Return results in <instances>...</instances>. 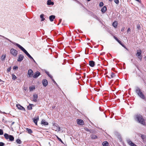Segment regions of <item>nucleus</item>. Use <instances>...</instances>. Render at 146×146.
<instances>
[{
    "mask_svg": "<svg viewBox=\"0 0 146 146\" xmlns=\"http://www.w3.org/2000/svg\"><path fill=\"white\" fill-rule=\"evenodd\" d=\"M0 36H1V37H3V38H5L6 39H7V40H9V41H10V42H11V40H9V39H8V38H6V37H4V36H2V35H0Z\"/></svg>",
    "mask_w": 146,
    "mask_h": 146,
    "instance_id": "nucleus-41",
    "label": "nucleus"
},
{
    "mask_svg": "<svg viewBox=\"0 0 146 146\" xmlns=\"http://www.w3.org/2000/svg\"><path fill=\"white\" fill-rule=\"evenodd\" d=\"M130 32H131L130 29L129 28H128L127 29V33H130Z\"/></svg>",
    "mask_w": 146,
    "mask_h": 146,
    "instance_id": "nucleus-36",
    "label": "nucleus"
},
{
    "mask_svg": "<svg viewBox=\"0 0 146 146\" xmlns=\"http://www.w3.org/2000/svg\"><path fill=\"white\" fill-rule=\"evenodd\" d=\"M107 10L106 7L105 6H104L101 9L102 12L104 13Z\"/></svg>",
    "mask_w": 146,
    "mask_h": 146,
    "instance_id": "nucleus-23",
    "label": "nucleus"
},
{
    "mask_svg": "<svg viewBox=\"0 0 146 146\" xmlns=\"http://www.w3.org/2000/svg\"><path fill=\"white\" fill-rule=\"evenodd\" d=\"M124 28H125L124 27H123L121 30V31H123L124 30Z\"/></svg>",
    "mask_w": 146,
    "mask_h": 146,
    "instance_id": "nucleus-48",
    "label": "nucleus"
},
{
    "mask_svg": "<svg viewBox=\"0 0 146 146\" xmlns=\"http://www.w3.org/2000/svg\"><path fill=\"white\" fill-rule=\"evenodd\" d=\"M4 136L6 139H9L10 141H13L14 140V137L12 135H9L7 133H5Z\"/></svg>",
    "mask_w": 146,
    "mask_h": 146,
    "instance_id": "nucleus-4",
    "label": "nucleus"
},
{
    "mask_svg": "<svg viewBox=\"0 0 146 146\" xmlns=\"http://www.w3.org/2000/svg\"><path fill=\"white\" fill-rule=\"evenodd\" d=\"M17 68H18V67L17 66H14L13 67V69H17Z\"/></svg>",
    "mask_w": 146,
    "mask_h": 146,
    "instance_id": "nucleus-45",
    "label": "nucleus"
},
{
    "mask_svg": "<svg viewBox=\"0 0 146 146\" xmlns=\"http://www.w3.org/2000/svg\"><path fill=\"white\" fill-rule=\"evenodd\" d=\"M89 64L91 67H93L95 65V62L93 61H90Z\"/></svg>",
    "mask_w": 146,
    "mask_h": 146,
    "instance_id": "nucleus-18",
    "label": "nucleus"
},
{
    "mask_svg": "<svg viewBox=\"0 0 146 146\" xmlns=\"http://www.w3.org/2000/svg\"><path fill=\"white\" fill-rule=\"evenodd\" d=\"M38 98V96L36 94H34L33 95V100L34 102H36Z\"/></svg>",
    "mask_w": 146,
    "mask_h": 146,
    "instance_id": "nucleus-15",
    "label": "nucleus"
},
{
    "mask_svg": "<svg viewBox=\"0 0 146 146\" xmlns=\"http://www.w3.org/2000/svg\"><path fill=\"white\" fill-rule=\"evenodd\" d=\"M14 44L15 45L17 46L20 49H21L23 52H24L25 50V49L24 48H23L22 46L21 45L18 43H14Z\"/></svg>",
    "mask_w": 146,
    "mask_h": 146,
    "instance_id": "nucleus-8",
    "label": "nucleus"
},
{
    "mask_svg": "<svg viewBox=\"0 0 146 146\" xmlns=\"http://www.w3.org/2000/svg\"><path fill=\"white\" fill-rule=\"evenodd\" d=\"M111 77H108V78H114L115 79H117L118 78V76L117 75H115L113 73H111L110 74Z\"/></svg>",
    "mask_w": 146,
    "mask_h": 146,
    "instance_id": "nucleus-10",
    "label": "nucleus"
},
{
    "mask_svg": "<svg viewBox=\"0 0 146 146\" xmlns=\"http://www.w3.org/2000/svg\"><path fill=\"white\" fill-rule=\"evenodd\" d=\"M29 89L30 91H32L35 89V87L33 86H31L29 87Z\"/></svg>",
    "mask_w": 146,
    "mask_h": 146,
    "instance_id": "nucleus-30",
    "label": "nucleus"
},
{
    "mask_svg": "<svg viewBox=\"0 0 146 146\" xmlns=\"http://www.w3.org/2000/svg\"><path fill=\"white\" fill-rule=\"evenodd\" d=\"M52 129L57 132L61 130L60 127L58 126L57 124L54 123L53 124Z\"/></svg>",
    "mask_w": 146,
    "mask_h": 146,
    "instance_id": "nucleus-2",
    "label": "nucleus"
},
{
    "mask_svg": "<svg viewBox=\"0 0 146 146\" xmlns=\"http://www.w3.org/2000/svg\"><path fill=\"white\" fill-rule=\"evenodd\" d=\"M41 124L44 125H47L48 124V123L46 122L44 120H42Z\"/></svg>",
    "mask_w": 146,
    "mask_h": 146,
    "instance_id": "nucleus-22",
    "label": "nucleus"
},
{
    "mask_svg": "<svg viewBox=\"0 0 146 146\" xmlns=\"http://www.w3.org/2000/svg\"><path fill=\"white\" fill-rule=\"evenodd\" d=\"M14 122H13V123H12V125L13 124H14Z\"/></svg>",
    "mask_w": 146,
    "mask_h": 146,
    "instance_id": "nucleus-52",
    "label": "nucleus"
},
{
    "mask_svg": "<svg viewBox=\"0 0 146 146\" xmlns=\"http://www.w3.org/2000/svg\"><path fill=\"white\" fill-rule=\"evenodd\" d=\"M91 138L92 139H96L97 138V137L95 135H92L91 136Z\"/></svg>",
    "mask_w": 146,
    "mask_h": 146,
    "instance_id": "nucleus-34",
    "label": "nucleus"
},
{
    "mask_svg": "<svg viewBox=\"0 0 146 146\" xmlns=\"http://www.w3.org/2000/svg\"><path fill=\"white\" fill-rule=\"evenodd\" d=\"M136 92L141 98L142 99H144L145 98L144 95L141 91L139 89H137L136 90Z\"/></svg>",
    "mask_w": 146,
    "mask_h": 146,
    "instance_id": "nucleus-3",
    "label": "nucleus"
},
{
    "mask_svg": "<svg viewBox=\"0 0 146 146\" xmlns=\"http://www.w3.org/2000/svg\"><path fill=\"white\" fill-rule=\"evenodd\" d=\"M40 74V73L38 71H37L33 75V77L34 78H37Z\"/></svg>",
    "mask_w": 146,
    "mask_h": 146,
    "instance_id": "nucleus-12",
    "label": "nucleus"
},
{
    "mask_svg": "<svg viewBox=\"0 0 146 146\" xmlns=\"http://www.w3.org/2000/svg\"><path fill=\"white\" fill-rule=\"evenodd\" d=\"M118 25L117 22L115 21L112 24L113 26L115 28H116L117 27V26Z\"/></svg>",
    "mask_w": 146,
    "mask_h": 146,
    "instance_id": "nucleus-21",
    "label": "nucleus"
},
{
    "mask_svg": "<svg viewBox=\"0 0 146 146\" xmlns=\"http://www.w3.org/2000/svg\"><path fill=\"white\" fill-rule=\"evenodd\" d=\"M44 15L43 14H42L40 15V17L41 19V21H44L45 20V18H44Z\"/></svg>",
    "mask_w": 146,
    "mask_h": 146,
    "instance_id": "nucleus-28",
    "label": "nucleus"
},
{
    "mask_svg": "<svg viewBox=\"0 0 146 146\" xmlns=\"http://www.w3.org/2000/svg\"><path fill=\"white\" fill-rule=\"evenodd\" d=\"M4 144H5L2 142H0V146H3L4 145Z\"/></svg>",
    "mask_w": 146,
    "mask_h": 146,
    "instance_id": "nucleus-40",
    "label": "nucleus"
},
{
    "mask_svg": "<svg viewBox=\"0 0 146 146\" xmlns=\"http://www.w3.org/2000/svg\"><path fill=\"white\" fill-rule=\"evenodd\" d=\"M16 106L18 109L23 110H25V108L23 106H21L20 104L17 105Z\"/></svg>",
    "mask_w": 146,
    "mask_h": 146,
    "instance_id": "nucleus-17",
    "label": "nucleus"
},
{
    "mask_svg": "<svg viewBox=\"0 0 146 146\" xmlns=\"http://www.w3.org/2000/svg\"><path fill=\"white\" fill-rule=\"evenodd\" d=\"M123 47H124L125 48V46H124L121 43V42L119 40V42H118Z\"/></svg>",
    "mask_w": 146,
    "mask_h": 146,
    "instance_id": "nucleus-43",
    "label": "nucleus"
},
{
    "mask_svg": "<svg viewBox=\"0 0 146 146\" xmlns=\"http://www.w3.org/2000/svg\"><path fill=\"white\" fill-rule=\"evenodd\" d=\"M55 18V16L54 15H52L50 16L49 19L51 21H52Z\"/></svg>",
    "mask_w": 146,
    "mask_h": 146,
    "instance_id": "nucleus-19",
    "label": "nucleus"
},
{
    "mask_svg": "<svg viewBox=\"0 0 146 146\" xmlns=\"http://www.w3.org/2000/svg\"><path fill=\"white\" fill-rule=\"evenodd\" d=\"M104 5V3L102 2H101L100 3L99 5L100 7H102Z\"/></svg>",
    "mask_w": 146,
    "mask_h": 146,
    "instance_id": "nucleus-37",
    "label": "nucleus"
},
{
    "mask_svg": "<svg viewBox=\"0 0 146 146\" xmlns=\"http://www.w3.org/2000/svg\"><path fill=\"white\" fill-rule=\"evenodd\" d=\"M10 53L12 54L14 56H16L17 54L18 51L14 48H12L10 51Z\"/></svg>",
    "mask_w": 146,
    "mask_h": 146,
    "instance_id": "nucleus-5",
    "label": "nucleus"
},
{
    "mask_svg": "<svg viewBox=\"0 0 146 146\" xmlns=\"http://www.w3.org/2000/svg\"><path fill=\"white\" fill-rule=\"evenodd\" d=\"M77 123L78 124L80 125H84V121L81 119H78L77 120Z\"/></svg>",
    "mask_w": 146,
    "mask_h": 146,
    "instance_id": "nucleus-11",
    "label": "nucleus"
},
{
    "mask_svg": "<svg viewBox=\"0 0 146 146\" xmlns=\"http://www.w3.org/2000/svg\"><path fill=\"white\" fill-rule=\"evenodd\" d=\"M6 55L5 54L3 55L1 58V60L2 61L4 60L6 58Z\"/></svg>",
    "mask_w": 146,
    "mask_h": 146,
    "instance_id": "nucleus-25",
    "label": "nucleus"
},
{
    "mask_svg": "<svg viewBox=\"0 0 146 146\" xmlns=\"http://www.w3.org/2000/svg\"><path fill=\"white\" fill-rule=\"evenodd\" d=\"M42 84L44 87L46 86L48 84V82L46 79L43 80L42 81Z\"/></svg>",
    "mask_w": 146,
    "mask_h": 146,
    "instance_id": "nucleus-13",
    "label": "nucleus"
},
{
    "mask_svg": "<svg viewBox=\"0 0 146 146\" xmlns=\"http://www.w3.org/2000/svg\"><path fill=\"white\" fill-rule=\"evenodd\" d=\"M12 79L13 80H15L17 78V77L14 74L12 75Z\"/></svg>",
    "mask_w": 146,
    "mask_h": 146,
    "instance_id": "nucleus-33",
    "label": "nucleus"
},
{
    "mask_svg": "<svg viewBox=\"0 0 146 146\" xmlns=\"http://www.w3.org/2000/svg\"><path fill=\"white\" fill-rule=\"evenodd\" d=\"M33 71L31 69H29L28 72V73L27 75V77L29 78H30L33 77Z\"/></svg>",
    "mask_w": 146,
    "mask_h": 146,
    "instance_id": "nucleus-6",
    "label": "nucleus"
},
{
    "mask_svg": "<svg viewBox=\"0 0 146 146\" xmlns=\"http://www.w3.org/2000/svg\"><path fill=\"white\" fill-rule=\"evenodd\" d=\"M140 28V27L139 25H137V28L138 29H139Z\"/></svg>",
    "mask_w": 146,
    "mask_h": 146,
    "instance_id": "nucleus-44",
    "label": "nucleus"
},
{
    "mask_svg": "<svg viewBox=\"0 0 146 146\" xmlns=\"http://www.w3.org/2000/svg\"><path fill=\"white\" fill-rule=\"evenodd\" d=\"M84 129L86 131H89V129H87V128H85Z\"/></svg>",
    "mask_w": 146,
    "mask_h": 146,
    "instance_id": "nucleus-46",
    "label": "nucleus"
},
{
    "mask_svg": "<svg viewBox=\"0 0 146 146\" xmlns=\"http://www.w3.org/2000/svg\"><path fill=\"white\" fill-rule=\"evenodd\" d=\"M54 3L53 2H52L51 0H48L47 1V4L48 5H54Z\"/></svg>",
    "mask_w": 146,
    "mask_h": 146,
    "instance_id": "nucleus-20",
    "label": "nucleus"
},
{
    "mask_svg": "<svg viewBox=\"0 0 146 146\" xmlns=\"http://www.w3.org/2000/svg\"><path fill=\"white\" fill-rule=\"evenodd\" d=\"M141 54V51L140 50H138L137 51L136 55L137 56H140Z\"/></svg>",
    "mask_w": 146,
    "mask_h": 146,
    "instance_id": "nucleus-24",
    "label": "nucleus"
},
{
    "mask_svg": "<svg viewBox=\"0 0 146 146\" xmlns=\"http://www.w3.org/2000/svg\"><path fill=\"white\" fill-rule=\"evenodd\" d=\"M135 0L138 2H139V0Z\"/></svg>",
    "mask_w": 146,
    "mask_h": 146,
    "instance_id": "nucleus-49",
    "label": "nucleus"
},
{
    "mask_svg": "<svg viewBox=\"0 0 146 146\" xmlns=\"http://www.w3.org/2000/svg\"><path fill=\"white\" fill-rule=\"evenodd\" d=\"M16 142L18 144H20L21 143V141L19 139H17L16 141Z\"/></svg>",
    "mask_w": 146,
    "mask_h": 146,
    "instance_id": "nucleus-32",
    "label": "nucleus"
},
{
    "mask_svg": "<svg viewBox=\"0 0 146 146\" xmlns=\"http://www.w3.org/2000/svg\"><path fill=\"white\" fill-rule=\"evenodd\" d=\"M139 58H140V59L141 58H141H140V57H139Z\"/></svg>",
    "mask_w": 146,
    "mask_h": 146,
    "instance_id": "nucleus-53",
    "label": "nucleus"
},
{
    "mask_svg": "<svg viewBox=\"0 0 146 146\" xmlns=\"http://www.w3.org/2000/svg\"><path fill=\"white\" fill-rule=\"evenodd\" d=\"M39 120V117L38 116L35 117L33 119V121L34 123L36 125H37V121Z\"/></svg>",
    "mask_w": 146,
    "mask_h": 146,
    "instance_id": "nucleus-16",
    "label": "nucleus"
},
{
    "mask_svg": "<svg viewBox=\"0 0 146 146\" xmlns=\"http://www.w3.org/2000/svg\"><path fill=\"white\" fill-rule=\"evenodd\" d=\"M114 38L118 42H119V40L117 39V38L115 36H113Z\"/></svg>",
    "mask_w": 146,
    "mask_h": 146,
    "instance_id": "nucleus-42",
    "label": "nucleus"
},
{
    "mask_svg": "<svg viewBox=\"0 0 146 146\" xmlns=\"http://www.w3.org/2000/svg\"><path fill=\"white\" fill-rule=\"evenodd\" d=\"M90 0H87V1H90Z\"/></svg>",
    "mask_w": 146,
    "mask_h": 146,
    "instance_id": "nucleus-50",
    "label": "nucleus"
},
{
    "mask_svg": "<svg viewBox=\"0 0 146 146\" xmlns=\"http://www.w3.org/2000/svg\"><path fill=\"white\" fill-rule=\"evenodd\" d=\"M103 146H108V143L106 141H104L102 143Z\"/></svg>",
    "mask_w": 146,
    "mask_h": 146,
    "instance_id": "nucleus-26",
    "label": "nucleus"
},
{
    "mask_svg": "<svg viewBox=\"0 0 146 146\" xmlns=\"http://www.w3.org/2000/svg\"><path fill=\"white\" fill-rule=\"evenodd\" d=\"M24 52L26 54V55L30 58L33 59L34 61L35 62V60H34L33 57L29 54L28 52L26 50H25Z\"/></svg>",
    "mask_w": 146,
    "mask_h": 146,
    "instance_id": "nucleus-14",
    "label": "nucleus"
},
{
    "mask_svg": "<svg viewBox=\"0 0 146 146\" xmlns=\"http://www.w3.org/2000/svg\"><path fill=\"white\" fill-rule=\"evenodd\" d=\"M3 134V130L1 129H0V135H2Z\"/></svg>",
    "mask_w": 146,
    "mask_h": 146,
    "instance_id": "nucleus-38",
    "label": "nucleus"
},
{
    "mask_svg": "<svg viewBox=\"0 0 146 146\" xmlns=\"http://www.w3.org/2000/svg\"><path fill=\"white\" fill-rule=\"evenodd\" d=\"M114 2L117 4H118L119 3L118 0H114Z\"/></svg>",
    "mask_w": 146,
    "mask_h": 146,
    "instance_id": "nucleus-39",
    "label": "nucleus"
},
{
    "mask_svg": "<svg viewBox=\"0 0 146 146\" xmlns=\"http://www.w3.org/2000/svg\"><path fill=\"white\" fill-rule=\"evenodd\" d=\"M128 144L131 146H137L135 143L131 141L129 139H128L127 140Z\"/></svg>",
    "mask_w": 146,
    "mask_h": 146,
    "instance_id": "nucleus-7",
    "label": "nucleus"
},
{
    "mask_svg": "<svg viewBox=\"0 0 146 146\" xmlns=\"http://www.w3.org/2000/svg\"><path fill=\"white\" fill-rule=\"evenodd\" d=\"M26 130L29 133H31L33 132L32 130L31 129L27 128Z\"/></svg>",
    "mask_w": 146,
    "mask_h": 146,
    "instance_id": "nucleus-29",
    "label": "nucleus"
},
{
    "mask_svg": "<svg viewBox=\"0 0 146 146\" xmlns=\"http://www.w3.org/2000/svg\"><path fill=\"white\" fill-rule=\"evenodd\" d=\"M24 57V56L23 55L21 54H19L17 59L18 61L19 62H21L23 59Z\"/></svg>",
    "mask_w": 146,
    "mask_h": 146,
    "instance_id": "nucleus-9",
    "label": "nucleus"
},
{
    "mask_svg": "<svg viewBox=\"0 0 146 146\" xmlns=\"http://www.w3.org/2000/svg\"><path fill=\"white\" fill-rule=\"evenodd\" d=\"M11 68H9L7 69V71H8V72H9L11 70Z\"/></svg>",
    "mask_w": 146,
    "mask_h": 146,
    "instance_id": "nucleus-47",
    "label": "nucleus"
},
{
    "mask_svg": "<svg viewBox=\"0 0 146 146\" xmlns=\"http://www.w3.org/2000/svg\"><path fill=\"white\" fill-rule=\"evenodd\" d=\"M1 81H2V80L0 79V82H1Z\"/></svg>",
    "mask_w": 146,
    "mask_h": 146,
    "instance_id": "nucleus-51",
    "label": "nucleus"
},
{
    "mask_svg": "<svg viewBox=\"0 0 146 146\" xmlns=\"http://www.w3.org/2000/svg\"><path fill=\"white\" fill-rule=\"evenodd\" d=\"M32 104H30L28 106L27 108L29 110H31L32 109Z\"/></svg>",
    "mask_w": 146,
    "mask_h": 146,
    "instance_id": "nucleus-31",
    "label": "nucleus"
},
{
    "mask_svg": "<svg viewBox=\"0 0 146 146\" xmlns=\"http://www.w3.org/2000/svg\"><path fill=\"white\" fill-rule=\"evenodd\" d=\"M134 118L136 121H137L139 123L143 125H145V120L142 116L140 115H137L135 116Z\"/></svg>",
    "mask_w": 146,
    "mask_h": 146,
    "instance_id": "nucleus-1",
    "label": "nucleus"
},
{
    "mask_svg": "<svg viewBox=\"0 0 146 146\" xmlns=\"http://www.w3.org/2000/svg\"><path fill=\"white\" fill-rule=\"evenodd\" d=\"M56 137L58 139V140L60 141L62 143L64 144V143L62 141V140L60 139V138H59L58 136H57V135H56Z\"/></svg>",
    "mask_w": 146,
    "mask_h": 146,
    "instance_id": "nucleus-35",
    "label": "nucleus"
},
{
    "mask_svg": "<svg viewBox=\"0 0 146 146\" xmlns=\"http://www.w3.org/2000/svg\"><path fill=\"white\" fill-rule=\"evenodd\" d=\"M46 74L51 79H52V76L49 74V72H48L46 71ZM52 80L53 81H54V82H55V81H54V80L52 79Z\"/></svg>",
    "mask_w": 146,
    "mask_h": 146,
    "instance_id": "nucleus-27",
    "label": "nucleus"
}]
</instances>
